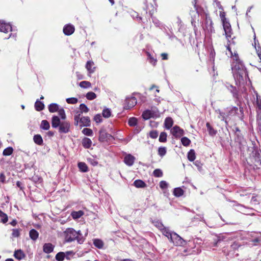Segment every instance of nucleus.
<instances>
[{
	"label": "nucleus",
	"mask_w": 261,
	"mask_h": 261,
	"mask_svg": "<svg viewBox=\"0 0 261 261\" xmlns=\"http://www.w3.org/2000/svg\"><path fill=\"white\" fill-rule=\"evenodd\" d=\"M103 117L105 118H109L111 115V111L110 109L106 108L104 109L102 113Z\"/></svg>",
	"instance_id": "40"
},
{
	"label": "nucleus",
	"mask_w": 261,
	"mask_h": 261,
	"mask_svg": "<svg viewBox=\"0 0 261 261\" xmlns=\"http://www.w3.org/2000/svg\"><path fill=\"white\" fill-rule=\"evenodd\" d=\"M136 127L134 129V133L135 134H138L142 129V127L141 126H139L137 124L136 126H135Z\"/></svg>",
	"instance_id": "63"
},
{
	"label": "nucleus",
	"mask_w": 261,
	"mask_h": 261,
	"mask_svg": "<svg viewBox=\"0 0 261 261\" xmlns=\"http://www.w3.org/2000/svg\"><path fill=\"white\" fill-rule=\"evenodd\" d=\"M253 96V103L257 112V121L258 125L261 127V97L256 91H254Z\"/></svg>",
	"instance_id": "6"
},
{
	"label": "nucleus",
	"mask_w": 261,
	"mask_h": 261,
	"mask_svg": "<svg viewBox=\"0 0 261 261\" xmlns=\"http://www.w3.org/2000/svg\"><path fill=\"white\" fill-rule=\"evenodd\" d=\"M34 142L38 145H42L43 143V139L40 135H35L33 137Z\"/></svg>",
	"instance_id": "26"
},
{
	"label": "nucleus",
	"mask_w": 261,
	"mask_h": 261,
	"mask_svg": "<svg viewBox=\"0 0 261 261\" xmlns=\"http://www.w3.org/2000/svg\"><path fill=\"white\" fill-rule=\"evenodd\" d=\"M29 236L32 240L36 241L38 238L39 233L35 229H32L29 232Z\"/></svg>",
	"instance_id": "24"
},
{
	"label": "nucleus",
	"mask_w": 261,
	"mask_h": 261,
	"mask_svg": "<svg viewBox=\"0 0 261 261\" xmlns=\"http://www.w3.org/2000/svg\"><path fill=\"white\" fill-rule=\"evenodd\" d=\"M233 60L234 62L232 65V71L236 84H243L248 77L246 68L240 60L238 54H234Z\"/></svg>",
	"instance_id": "1"
},
{
	"label": "nucleus",
	"mask_w": 261,
	"mask_h": 261,
	"mask_svg": "<svg viewBox=\"0 0 261 261\" xmlns=\"http://www.w3.org/2000/svg\"><path fill=\"white\" fill-rule=\"evenodd\" d=\"M170 132L171 134L177 138H180L184 134V130L177 125L171 128Z\"/></svg>",
	"instance_id": "12"
},
{
	"label": "nucleus",
	"mask_w": 261,
	"mask_h": 261,
	"mask_svg": "<svg viewBox=\"0 0 261 261\" xmlns=\"http://www.w3.org/2000/svg\"><path fill=\"white\" fill-rule=\"evenodd\" d=\"M167 152V149L165 147H160L158 148V154L163 157L164 156Z\"/></svg>",
	"instance_id": "42"
},
{
	"label": "nucleus",
	"mask_w": 261,
	"mask_h": 261,
	"mask_svg": "<svg viewBox=\"0 0 261 261\" xmlns=\"http://www.w3.org/2000/svg\"><path fill=\"white\" fill-rule=\"evenodd\" d=\"M164 235L168 238L169 240L170 239L171 237L173 234L174 232H171L168 228L164 227L162 230Z\"/></svg>",
	"instance_id": "30"
},
{
	"label": "nucleus",
	"mask_w": 261,
	"mask_h": 261,
	"mask_svg": "<svg viewBox=\"0 0 261 261\" xmlns=\"http://www.w3.org/2000/svg\"><path fill=\"white\" fill-rule=\"evenodd\" d=\"M20 236V230L18 229H13L12 237L13 238H17Z\"/></svg>",
	"instance_id": "56"
},
{
	"label": "nucleus",
	"mask_w": 261,
	"mask_h": 261,
	"mask_svg": "<svg viewBox=\"0 0 261 261\" xmlns=\"http://www.w3.org/2000/svg\"><path fill=\"white\" fill-rule=\"evenodd\" d=\"M184 193V191L180 188H176L173 190V194L175 197L181 196Z\"/></svg>",
	"instance_id": "31"
},
{
	"label": "nucleus",
	"mask_w": 261,
	"mask_h": 261,
	"mask_svg": "<svg viewBox=\"0 0 261 261\" xmlns=\"http://www.w3.org/2000/svg\"><path fill=\"white\" fill-rule=\"evenodd\" d=\"M240 113H239V109L234 106L228 107L224 109L223 111L218 109L215 111L217 114L218 118L221 120L224 121L226 125L228 124V122L233 119L236 116H237L239 119L242 120L243 117V108H239Z\"/></svg>",
	"instance_id": "2"
},
{
	"label": "nucleus",
	"mask_w": 261,
	"mask_h": 261,
	"mask_svg": "<svg viewBox=\"0 0 261 261\" xmlns=\"http://www.w3.org/2000/svg\"><path fill=\"white\" fill-rule=\"evenodd\" d=\"M13 151V148L11 147H9L4 149L3 154L5 156L10 155L12 153Z\"/></svg>",
	"instance_id": "44"
},
{
	"label": "nucleus",
	"mask_w": 261,
	"mask_h": 261,
	"mask_svg": "<svg viewBox=\"0 0 261 261\" xmlns=\"http://www.w3.org/2000/svg\"><path fill=\"white\" fill-rule=\"evenodd\" d=\"M59 106L55 103H52L48 106V110L50 113H55L59 110Z\"/></svg>",
	"instance_id": "27"
},
{
	"label": "nucleus",
	"mask_w": 261,
	"mask_h": 261,
	"mask_svg": "<svg viewBox=\"0 0 261 261\" xmlns=\"http://www.w3.org/2000/svg\"><path fill=\"white\" fill-rule=\"evenodd\" d=\"M80 126H90V119L88 116H84L80 119Z\"/></svg>",
	"instance_id": "17"
},
{
	"label": "nucleus",
	"mask_w": 261,
	"mask_h": 261,
	"mask_svg": "<svg viewBox=\"0 0 261 261\" xmlns=\"http://www.w3.org/2000/svg\"><path fill=\"white\" fill-rule=\"evenodd\" d=\"M238 208L240 212L245 214V215H253V213H252L253 211V209L252 208L246 207L243 205L239 204L238 205Z\"/></svg>",
	"instance_id": "13"
},
{
	"label": "nucleus",
	"mask_w": 261,
	"mask_h": 261,
	"mask_svg": "<svg viewBox=\"0 0 261 261\" xmlns=\"http://www.w3.org/2000/svg\"><path fill=\"white\" fill-rule=\"evenodd\" d=\"M173 124V119L171 117H167L164 121V126L167 129H170Z\"/></svg>",
	"instance_id": "21"
},
{
	"label": "nucleus",
	"mask_w": 261,
	"mask_h": 261,
	"mask_svg": "<svg viewBox=\"0 0 261 261\" xmlns=\"http://www.w3.org/2000/svg\"><path fill=\"white\" fill-rule=\"evenodd\" d=\"M94 120L97 123L102 121V117L100 114H96L94 118Z\"/></svg>",
	"instance_id": "60"
},
{
	"label": "nucleus",
	"mask_w": 261,
	"mask_h": 261,
	"mask_svg": "<svg viewBox=\"0 0 261 261\" xmlns=\"http://www.w3.org/2000/svg\"><path fill=\"white\" fill-rule=\"evenodd\" d=\"M81 87L83 88H89L91 86V84L88 81H82L80 83Z\"/></svg>",
	"instance_id": "50"
},
{
	"label": "nucleus",
	"mask_w": 261,
	"mask_h": 261,
	"mask_svg": "<svg viewBox=\"0 0 261 261\" xmlns=\"http://www.w3.org/2000/svg\"><path fill=\"white\" fill-rule=\"evenodd\" d=\"M222 23L226 37L227 39H229V38H231L232 34L230 24L228 20L223 22Z\"/></svg>",
	"instance_id": "10"
},
{
	"label": "nucleus",
	"mask_w": 261,
	"mask_h": 261,
	"mask_svg": "<svg viewBox=\"0 0 261 261\" xmlns=\"http://www.w3.org/2000/svg\"><path fill=\"white\" fill-rule=\"evenodd\" d=\"M35 108L36 111H40L44 109V105L42 102L37 100L35 103Z\"/></svg>",
	"instance_id": "29"
},
{
	"label": "nucleus",
	"mask_w": 261,
	"mask_h": 261,
	"mask_svg": "<svg viewBox=\"0 0 261 261\" xmlns=\"http://www.w3.org/2000/svg\"><path fill=\"white\" fill-rule=\"evenodd\" d=\"M92 143V141L88 138H84L82 140V145L86 149L90 148Z\"/></svg>",
	"instance_id": "23"
},
{
	"label": "nucleus",
	"mask_w": 261,
	"mask_h": 261,
	"mask_svg": "<svg viewBox=\"0 0 261 261\" xmlns=\"http://www.w3.org/2000/svg\"><path fill=\"white\" fill-rule=\"evenodd\" d=\"M149 136L152 139H156L158 136V132L157 130H151L149 133Z\"/></svg>",
	"instance_id": "57"
},
{
	"label": "nucleus",
	"mask_w": 261,
	"mask_h": 261,
	"mask_svg": "<svg viewBox=\"0 0 261 261\" xmlns=\"http://www.w3.org/2000/svg\"><path fill=\"white\" fill-rule=\"evenodd\" d=\"M226 88L232 94L233 97L236 98L238 100L240 101V97L238 93L236 88L231 85L227 84L226 85Z\"/></svg>",
	"instance_id": "14"
},
{
	"label": "nucleus",
	"mask_w": 261,
	"mask_h": 261,
	"mask_svg": "<svg viewBox=\"0 0 261 261\" xmlns=\"http://www.w3.org/2000/svg\"><path fill=\"white\" fill-rule=\"evenodd\" d=\"M13 29L10 23H7L3 20H0V32L7 33L9 31H13Z\"/></svg>",
	"instance_id": "11"
},
{
	"label": "nucleus",
	"mask_w": 261,
	"mask_h": 261,
	"mask_svg": "<svg viewBox=\"0 0 261 261\" xmlns=\"http://www.w3.org/2000/svg\"><path fill=\"white\" fill-rule=\"evenodd\" d=\"M220 16L222 22L227 20V19L225 18V14L224 12H220Z\"/></svg>",
	"instance_id": "64"
},
{
	"label": "nucleus",
	"mask_w": 261,
	"mask_h": 261,
	"mask_svg": "<svg viewBox=\"0 0 261 261\" xmlns=\"http://www.w3.org/2000/svg\"><path fill=\"white\" fill-rule=\"evenodd\" d=\"M131 16L134 19H136L138 21H140L142 20V17L139 16V14L136 12H132L131 13Z\"/></svg>",
	"instance_id": "58"
},
{
	"label": "nucleus",
	"mask_w": 261,
	"mask_h": 261,
	"mask_svg": "<svg viewBox=\"0 0 261 261\" xmlns=\"http://www.w3.org/2000/svg\"><path fill=\"white\" fill-rule=\"evenodd\" d=\"M135 160V158L133 155L128 154L125 156L124 158V162L127 166H131L134 164Z\"/></svg>",
	"instance_id": "16"
},
{
	"label": "nucleus",
	"mask_w": 261,
	"mask_h": 261,
	"mask_svg": "<svg viewBox=\"0 0 261 261\" xmlns=\"http://www.w3.org/2000/svg\"><path fill=\"white\" fill-rule=\"evenodd\" d=\"M55 246L51 243H45L43 246V250L45 253H50L54 250Z\"/></svg>",
	"instance_id": "18"
},
{
	"label": "nucleus",
	"mask_w": 261,
	"mask_h": 261,
	"mask_svg": "<svg viewBox=\"0 0 261 261\" xmlns=\"http://www.w3.org/2000/svg\"><path fill=\"white\" fill-rule=\"evenodd\" d=\"M74 27L70 24H66L63 28V32L66 35H70L74 32Z\"/></svg>",
	"instance_id": "15"
},
{
	"label": "nucleus",
	"mask_w": 261,
	"mask_h": 261,
	"mask_svg": "<svg viewBox=\"0 0 261 261\" xmlns=\"http://www.w3.org/2000/svg\"><path fill=\"white\" fill-rule=\"evenodd\" d=\"M168 184L164 180H162L160 182V187L162 189H165L168 188Z\"/></svg>",
	"instance_id": "59"
},
{
	"label": "nucleus",
	"mask_w": 261,
	"mask_h": 261,
	"mask_svg": "<svg viewBox=\"0 0 261 261\" xmlns=\"http://www.w3.org/2000/svg\"><path fill=\"white\" fill-rule=\"evenodd\" d=\"M82 133L86 136H91L93 135V131L91 129L85 128L82 130Z\"/></svg>",
	"instance_id": "47"
},
{
	"label": "nucleus",
	"mask_w": 261,
	"mask_h": 261,
	"mask_svg": "<svg viewBox=\"0 0 261 261\" xmlns=\"http://www.w3.org/2000/svg\"><path fill=\"white\" fill-rule=\"evenodd\" d=\"M14 257L18 260H21L24 258L25 254L21 250H17L14 252Z\"/></svg>",
	"instance_id": "25"
},
{
	"label": "nucleus",
	"mask_w": 261,
	"mask_h": 261,
	"mask_svg": "<svg viewBox=\"0 0 261 261\" xmlns=\"http://www.w3.org/2000/svg\"><path fill=\"white\" fill-rule=\"evenodd\" d=\"M137 103L136 98L134 96L127 97L123 105V108L125 110H129L134 107Z\"/></svg>",
	"instance_id": "9"
},
{
	"label": "nucleus",
	"mask_w": 261,
	"mask_h": 261,
	"mask_svg": "<svg viewBox=\"0 0 261 261\" xmlns=\"http://www.w3.org/2000/svg\"><path fill=\"white\" fill-rule=\"evenodd\" d=\"M55 258L57 261H63L65 259V255L64 252H60L58 253L56 256Z\"/></svg>",
	"instance_id": "39"
},
{
	"label": "nucleus",
	"mask_w": 261,
	"mask_h": 261,
	"mask_svg": "<svg viewBox=\"0 0 261 261\" xmlns=\"http://www.w3.org/2000/svg\"><path fill=\"white\" fill-rule=\"evenodd\" d=\"M198 15L201 16V26L205 34H211L215 32L213 23L207 11H205L197 5V0L192 2Z\"/></svg>",
	"instance_id": "3"
},
{
	"label": "nucleus",
	"mask_w": 261,
	"mask_h": 261,
	"mask_svg": "<svg viewBox=\"0 0 261 261\" xmlns=\"http://www.w3.org/2000/svg\"><path fill=\"white\" fill-rule=\"evenodd\" d=\"M154 223H155V224H154L155 226H156L160 230H162L164 227L163 224L160 221H157L155 222Z\"/></svg>",
	"instance_id": "62"
},
{
	"label": "nucleus",
	"mask_w": 261,
	"mask_h": 261,
	"mask_svg": "<svg viewBox=\"0 0 261 261\" xmlns=\"http://www.w3.org/2000/svg\"><path fill=\"white\" fill-rule=\"evenodd\" d=\"M66 101L69 104H75L77 102L78 99L75 97H71L67 98Z\"/></svg>",
	"instance_id": "54"
},
{
	"label": "nucleus",
	"mask_w": 261,
	"mask_h": 261,
	"mask_svg": "<svg viewBox=\"0 0 261 261\" xmlns=\"http://www.w3.org/2000/svg\"><path fill=\"white\" fill-rule=\"evenodd\" d=\"M78 167L80 170L83 172H86L88 171V168L86 164L84 162H80L78 163Z\"/></svg>",
	"instance_id": "32"
},
{
	"label": "nucleus",
	"mask_w": 261,
	"mask_h": 261,
	"mask_svg": "<svg viewBox=\"0 0 261 261\" xmlns=\"http://www.w3.org/2000/svg\"><path fill=\"white\" fill-rule=\"evenodd\" d=\"M153 174L156 177H162L163 175L162 171L160 169H156L153 171Z\"/></svg>",
	"instance_id": "46"
},
{
	"label": "nucleus",
	"mask_w": 261,
	"mask_h": 261,
	"mask_svg": "<svg viewBox=\"0 0 261 261\" xmlns=\"http://www.w3.org/2000/svg\"><path fill=\"white\" fill-rule=\"evenodd\" d=\"M80 115H81V114H79L78 115H76L74 116V124L75 125H77L79 122L80 123V119H81Z\"/></svg>",
	"instance_id": "61"
},
{
	"label": "nucleus",
	"mask_w": 261,
	"mask_h": 261,
	"mask_svg": "<svg viewBox=\"0 0 261 261\" xmlns=\"http://www.w3.org/2000/svg\"><path fill=\"white\" fill-rule=\"evenodd\" d=\"M86 97L88 100H91L94 99L96 97V95L93 92H89L87 93Z\"/></svg>",
	"instance_id": "45"
},
{
	"label": "nucleus",
	"mask_w": 261,
	"mask_h": 261,
	"mask_svg": "<svg viewBox=\"0 0 261 261\" xmlns=\"http://www.w3.org/2000/svg\"><path fill=\"white\" fill-rule=\"evenodd\" d=\"M138 123V120L135 117H131L128 119V124L130 126H135Z\"/></svg>",
	"instance_id": "38"
},
{
	"label": "nucleus",
	"mask_w": 261,
	"mask_h": 261,
	"mask_svg": "<svg viewBox=\"0 0 261 261\" xmlns=\"http://www.w3.org/2000/svg\"><path fill=\"white\" fill-rule=\"evenodd\" d=\"M80 109L81 110V113H87L89 111V108L84 103H82L80 105Z\"/></svg>",
	"instance_id": "52"
},
{
	"label": "nucleus",
	"mask_w": 261,
	"mask_h": 261,
	"mask_svg": "<svg viewBox=\"0 0 261 261\" xmlns=\"http://www.w3.org/2000/svg\"><path fill=\"white\" fill-rule=\"evenodd\" d=\"M154 3V0H145V4L146 10H149L150 7L153 8V4Z\"/></svg>",
	"instance_id": "41"
},
{
	"label": "nucleus",
	"mask_w": 261,
	"mask_h": 261,
	"mask_svg": "<svg viewBox=\"0 0 261 261\" xmlns=\"http://www.w3.org/2000/svg\"><path fill=\"white\" fill-rule=\"evenodd\" d=\"M206 126L207 129V131L210 136H214L216 135L217 130L214 129L213 127L211 125L210 123L207 122L206 124Z\"/></svg>",
	"instance_id": "28"
},
{
	"label": "nucleus",
	"mask_w": 261,
	"mask_h": 261,
	"mask_svg": "<svg viewBox=\"0 0 261 261\" xmlns=\"http://www.w3.org/2000/svg\"><path fill=\"white\" fill-rule=\"evenodd\" d=\"M169 241L176 246H185L187 243L185 240L175 232L172 234Z\"/></svg>",
	"instance_id": "7"
},
{
	"label": "nucleus",
	"mask_w": 261,
	"mask_h": 261,
	"mask_svg": "<svg viewBox=\"0 0 261 261\" xmlns=\"http://www.w3.org/2000/svg\"><path fill=\"white\" fill-rule=\"evenodd\" d=\"M84 215V212L82 211H72L71 213V216L74 220H76L80 218Z\"/></svg>",
	"instance_id": "19"
},
{
	"label": "nucleus",
	"mask_w": 261,
	"mask_h": 261,
	"mask_svg": "<svg viewBox=\"0 0 261 261\" xmlns=\"http://www.w3.org/2000/svg\"><path fill=\"white\" fill-rule=\"evenodd\" d=\"M181 142L182 144L185 146H188L191 143L190 140L186 137L181 138Z\"/></svg>",
	"instance_id": "43"
},
{
	"label": "nucleus",
	"mask_w": 261,
	"mask_h": 261,
	"mask_svg": "<svg viewBox=\"0 0 261 261\" xmlns=\"http://www.w3.org/2000/svg\"><path fill=\"white\" fill-rule=\"evenodd\" d=\"M147 55L148 57L147 59L149 60V62L153 65H155L156 60L149 53H147Z\"/></svg>",
	"instance_id": "53"
},
{
	"label": "nucleus",
	"mask_w": 261,
	"mask_h": 261,
	"mask_svg": "<svg viewBox=\"0 0 261 261\" xmlns=\"http://www.w3.org/2000/svg\"><path fill=\"white\" fill-rule=\"evenodd\" d=\"M187 157L188 160L193 162L195 160L196 158L195 152L194 149H191L188 153Z\"/></svg>",
	"instance_id": "33"
},
{
	"label": "nucleus",
	"mask_w": 261,
	"mask_h": 261,
	"mask_svg": "<svg viewBox=\"0 0 261 261\" xmlns=\"http://www.w3.org/2000/svg\"><path fill=\"white\" fill-rule=\"evenodd\" d=\"M65 258H66L68 260L71 259V257L73 256L74 255V253L72 251H66L64 252Z\"/></svg>",
	"instance_id": "51"
},
{
	"label": "nucleus",
	"mask_w": 261,
	"mask_h": 261,
	"mask_svg": "<svg viewBox=\"0 0 261 261\" xmlns=\"http://www.w3.org/2000/svg\"><path fill=\"white\" fill-rule=\"evenodd\" d=\"M249 239L252 245L256 246L261 241V234L260 232H251L249 234Z\"/></svg>",
	"instance_id": "8"
},
{
	"label": "nucleus",
	"mask_w": 261,
	"mask_h": 261,
	"mask_svg": "<svg viewBox=\"0 0 261 261\" xmlns=\"http://www.w3.org/2000/svg\"><path fill=\"white\" fill-rule=\"evenodd\" d=\"M51 126L53 128H58L60 134H67L70 132V123L66 120L61 121L60 118L54 115L51 118Z\"/></svg>",
	"instance_id": "4"
},
{
	"label": "nucleus",
	"mask_w": 261,
	"mask_h": 261,
	"mask_svg": "<svg viewBox=\"0 0 261 261\" xmlns=\"http://www.w3.org/2000/svg\"><path fill=\"white\" fill-rule=\"evenodd\" d=\"M93 244L95 247L99 249L102 248L103 246V242L101 240L98 239L94 240Z\"/></svg>",
	"instance_id": "36"
},
{
	"label": "nucleus",
	"mask_w": 261,
	"mask_h": 261,
	"mask_svg": "<svg viewBox=\"0 0 261 261\" xmlns=\"http://www.w3.org/2000/svg\"><path fill=\"white\" fill-rule=\"evenodd\" d=\"M0 218L1 222L3 223H6L8 220L7 215L1 211H0Z\"/></svg>",
	"instance_id": "37"
},
{
	"label": "nucleus",
	"mask_w": 261,
	"mask_h": 261,
	"mask_svg": "<svg viewBox=\"0 0 261 261\" xmlns=\"http://www.w3.org/2000/svg\"><path fill=\"white\" fill-rule=\"evenodd\" d=\"M142 118L145 120H148L153 117V113L149 110L144 111L142 115Z\"/></svg>",
	"instance_id": "22"
},
{
	"label": "nucleus",
	"mask_w": 261,
	"mask_h": 261,
	"mask_svg": "<svg viewBox=\"0 0 261 261\" xmlns=\"http://www.w3.org/2000/svg\"><path fill=\"white\" fill-rule=\"evenodd\" d=\"M57 112H58V114L61 117V118L65 120L66 118V116L64 110L63 108L59 109V110Z\"/></svg>",
	"instance_id": "49"
},
{
	"label": "nucleus",
	"mask_w": 261,
	"mask_h": 261,
	"mask_svg": "<svg viewBox=\"0 0 261 261\" xmlns=\"http://www.w3.org/2000/svg\"><path fill=\"white\" fill-rule=\"evenodd\" d=\"M252 205H255L259 203V200L256 195L252 196L250 202Z\"/></svg>",
	"instance_id": "55"
},
{
	"label": "nucleus",
	"mask_w": 261,
	"mask_h": 261,
	"mask_svg": "<svg viewBox=\"0 0 261 261\" xmlns=\"http://www.w3.org/2000/svg\"><path fill=\"white\" fill-rule=\"evenodd\" d=\"M94 66V62L91 61H88L86 64V68L89 73H92L94 72L95 67Z\"/></svg>",
	"instance_id": "20"
},
{
	"label": "nucleus",
	"mask_w": 261,
	"mask_h": 261,
	"mask_svg": "<svg viewBox=\"0 0 261 261\" xmlns=\"http://www.w3.org/2000/svg\"><path fill=\"white\" fill-rule=\"evenodd\" d=\"M40 128L44 130H48L50 128V124L47 120H43L41 122Z\"/></svg>",
	"instance_id": "34"
},
{
	"label": "nucleus",
	"mask_w": 261,
	"mask_h": 261,
	"mask_svg": "<svg viewBox=\"0 0 261 261\" xmlns=\"http://www.w3.org/2000/svg\"><path fill=\"white\" fill-rule=\"evenodd\" d=\"M134 185L137 188H144L146 184L142 180L137 179L134 182Z\"/></svg>",
	"instance_id": "35"
},
{
	"label": "nucleus",
	"mask_w": 261,
	"mask_h": 261,
	"mask_svg": "<svg viewBox=\"0 0 261 261\" xmlns=\"http://www.w3.org/2000/svg\"><path fill=\"white\" fill-rule=\"evenodd\" d=\"M65 240L66 242H71L76 240L79 243L81 244L84 242V239L82 237L80 231H76L72 228H67L64 232Z\"/></svg>",
	"instance_id": "5"
},
{
	"label": "nucleus",
	"mask_w": 261,
	"mask_h": 261,
	"mask_svg": "<svg viewBox=\"0 0 261 261\" xmlns=\"http://www.w3.org/2000/svg\"><path fill=\"white\" fill-rule=\"evenodd\" d=\"M159 141L165 142L167 141V134L165 132H162L159 137Z\"/></svg>",
	"instance_id": "48"
}]
</instances>
